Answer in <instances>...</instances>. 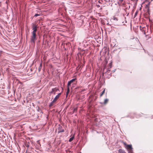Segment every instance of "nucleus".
Segmentation results:
<instances>
[{
	"instance_id": "nucleus-1",
	"label": "nucleus",
	"mask_w": 153,
	"mask_h": 153,
	"mask_svg": "<svg viewBox=\"0 0 153 153\" xmlns=\"http://www.w3.org/2000/svg\"><path fill=\"white\" fill-rule=\"evenodd\" d=\"M123 144L125 145V147L127 149L128 151V152L131 153L133 151V148L131 144H127L126 143L124 142H123Z\"/></svg>"
},
{
	"instance_id": "nucleus-2",
	"label": "nucleus",
	"mask_w": 153,
	"mask_h": 153,
	"mask_svg": "<svg viewBox=\"0 0 153 153\" xmlns=\"http://www.w3.org/2000/svg\"><path fill=\"white\" fill-rule=\"evenodd\" d=\"M11 78V79H10V83H13V84L14 86L16 85L19 83V81L15 77H13V75H11L10 74V78Z\"/></svg>"
},
{
	"instance_id": "nucleus-3",
	"label": "nucleus",
	"mask_w": 153,
	"mask_h": 153,
	"mask_svg": "<svg viewBox=\"0 0 153 153\" xmlns=\"http://www.w3.org/2000/svg\"><path fill=\"white\" fill-rule=\"evenodd\" d=\"M61 94V93H59L56 96L53 100L50 103L49 105V107H51L53 105V103L56 102L57 100Z\"/></svg>"
},
{
	"instance_id": "nucleus-4",
	"label": "nucleus",
	"mask_w": 153,
	"mask_h": 153,
	"mask_svg": "<svg viewBox=\"0 0 153 153\" xmlns=\"http://www.w3.org/2000/svg\"><path fill=\"white\" fill-rule=\"evenodd\" d=\"M32 35L31 36V42L35 43L36 39V33H32Z\"/></svg>"
},
{
	"instance_id": "nucleus-5",
	"label": "nucleus",
	"mask_w": 153,
	"mask_h": 153,
	"mask_svg": "<svg viewBox=\"0 0 153 153\" xmlns=\"http://www.w3.org/2000/svg\"><path fill=\"white\" fill-rule=\"evenodd\" d=\"M59 90V89L56 87L52 88V89L51 91L49 92V94H50V95H51V94H55L56 92L57 91Z\"/></svg>"
},
{
	"instance_id": "nucleus-6",
	"label": "nucleus",
	"mask_w": 153,
	"mask_h": 153,
	"mask_svg": "<svg viewBox=\"0 0 153 153\" xmlns=\"http://www.w3.org/2000/svg\"><path fill=\"white\" fill-rule=\"evenodd\" d=\"M76 79V77L68 81L67 84V87L70 86L71 83H73L74 82Z\"/></svg>"
},
{
	"instance_id": "nucleus-7",
	"label": "nucleus",
	"mask_w": 153,
	"mask_h": 153,
	"mask_svg": "<svg viewBox=\"0 0 153 153\" xmlns=\"http://www.w3.org/2000/svg\"><path fill=\"white\" fill-rule=\"evenodd\" d=\"M58 131V133L59 134L61 132H64V129H62V126L60 124L59 125Z\"/></svg>"
},
{
	"instance_id": "nucleus-8",
	"label": "nucleus",
	"mask_w": 153,
	"mask_h": 153,
	"mask_svg": "<svg viewBox=\"0 0 153 153\" xmlns=\"http://www.w3.org/2000/svg\"><path fill=\"white\" fill-rule=\"evenodd\" d=\"M136 114L135 113H130L126 116L127 117H129L130 118L132 119L134 118V115H135Z\"/></svg>"
},
{
	"instance_id": "nucleus-9",
	"label": "nucleus",
	"mask_w": 153,
	"mask_h": 153,
	"mask_svg": "<svg viewBox=\"0 0 153 153\" xmlns=\"http://www.w3.org/2000/svg\"><path fill=\"white\" fill-rule=\"evenodd\" d=\"M37 26L36 25H33V31L32 32V33H36V31H37V28H36Z\"/></svg>"
},
{
	"instance_id": "nucleus-10",
	"label": "nucleus",
	"mask_w": 153,
	"mask_h": 153,
	"mask_svg": "<svg viewBox=\"0 0 153 153\" xmlns=\"http://www.w3.org/2000/svg\"><path fill=\"white\" fill-rule=\"evenodd\" d=\"M108 63V60H107V59L106 58H105V59L104 61V63L103 65H104V68L103 71H104V70L105 68H106V66L107 65Z\"/></svg>"
},
{
	"instance_id": "nucleus-11",
	"label": "nucleus",
	"mask_w": 153,
	"mask_h": 153,
	"mask_svg": "<svg viewBox=\"0 0 153 153\" xmlns=\"http://www.w3.org/2000/svg\"><path fill=\"white\" fill-rule=\"evenodd\" d=\"M118 153H126L125 151L122 149H119L118 150Z\"/></svg>"
},
{
	"instance_id": "nucleus-12",
	"label": "nucleus",
	"mask_w": 153,
	"mask_h": 153,
	"mask_svg": "<svg viewBox=\"0 0 153 153\" xmlns=\"http://www.w3.org/2000/svg\"><path fill=\"white\" fill-rule=\"evenodd\" d=\"M42 66V62H41L39 66L38 69V70L39 72L40 71V70L41 69Z\"/></svg>"
},
{
	"instance_id": "nucleus-13",
	"label": "nucleus",
	"mask_w": 153,
	"mask_h": 153,
	"mask_svg": "<svg viewBox=\"0 0 153 153\" xmlns=\"http://www.w3.org/2000/svg\"><path fill=\"white\" fill-rule=\"evenodd\" d=\"M29 144H30L29 142H26L25 143V146L26 147L28 148L29 147Z\"/></svg>"
},
{
	"instance_id": "nucleus-14",
	"label": "nucleus",
	"mask_w": 153,
	"mask_h": 153,
	"mask_svg": "<svg viewBox=\"0 0 153 153\" xmlns=\"http://www.w3.org/2000/svg\"><path fill=\"white\" fill-rule=\"evenodd\" d=\"M74 136H72L71 137H70L69 140V142H71L74 139Z\"/></svg>"
},
{
	"instance_id": "nucleus-15",
	"label": "nucleus",
	"mask_w": 153,
	"mask_h": 153,
	"mask_svg": "<svg viewBox=\"0 0 153 153\" xmlns=\"http://www.w3.org/2000/svg\"><path fill=\"white\" fill-rule=\"evenodd\" d=\"M108 101V99L106 98L104 100V102H103L104 104H106L107 103Z\"/></svg>"
},
{
	"instance_id": "nucleus-16",
	"label": "nucleus",
	"mask_w": 153,
	"mask_h": 153,
	"mask_svg": "<svg viewBox=\"0 0 153 153\" xmlns=\"http://www.w3.org/2000/svg\"><path fill=\"white\" fill-rule=\"evenodd\" d=\"M105 88L104 90L101 92V94H100V97H101L105 93Z\"/></svg>"
},
{
	"instance_id": "nucleus-17",
	"label": "nucleus",
	"mask_w": 153,
	"mask_h": 153,
	"mask_svg": "<svg viewBox=\"0 0 153 153\" xmlns=\"http://www.w3.org/2000/svg\"><path fill=\"white\" fill-rule=\"evenodd\" d=\"M142 114H143V113H141V114H136V117H140L142 116Z\"/></svg>"
},
{
	"instance_id": "nucleus-18",
	"label": "nucleus",
	"mask_w": 153,
	"mask_h": 153,
	"mask_svg": "<svg viewBox=\"0 0 153 153\" xmlns=\"http://www.w3.org/2000/svg\"><path fill=\"white\" fill-rule=\"evenodd\" d=\"M146 15L147 16H148L150 15L149 10V9H148L146 13Z\"/></svg>"
},
{
	"instance_id": "nucleus-19",
	"label": "nucleus",
	"mask_w": 153,
	"mask_h": 153,
	"mask_svg": "<svg viewBox=\"0 0 153 153\" xmlns=\"http://www.w3.org/2000/svg\"><path fill=\"white\" fill-rule=\"evenodd\" d=\"M138 10H137L134 14V18H135L137 16V15L138 13Z\"/></svg>"
},
{
	"instance_id": "nucleus-20",
	"label": "nucleus",
	"mask_w": 153,
	"mask_h": 153,
	"mask_svg": "<svg viewBox=\"0 0 153 153\" xmlns=\"http://www.w3.org/2000/svg\"><path fill=\"white\" fill-rule=\"evenodd\" d=\"M110 69V68H108L107 69V71L105 72V74H108L109 72L111 71Z\"/></svg>"
},
{
	"instance_id": "nucleus-21",
	"label": "nucleus",
	"mask_w": 153,
	"mask_h": 153,
	"mask_svg": "<svg viewBox=\"0 0 153 153\" xmlns=\"http://www.w3.org/2000/svg\"><path fill=\"white\" fill-rule=\"evenodd\" d=\"M112 65V63L111 62L108 64V68H110L111 67Z\"/></svg>"
},
{
	"instance_id": "nucleus-22",
	"label": "nucleus",
	"mask_w": 153,
	"mask_h": 153,
	"mask_svg": "<svg viewBox=\"0 0 153 153\" xmlns=\"http://www.w3.org/2000/svg\"><path fill=\"white\" fill-rule=\"evenodd\" d=\"M40 16V14H37V13H36L34 15V16L35 17H37L38 16Z\"/></svg>"
},
{
	"instance_id": "nucleus-23",
	"label": "nucleus",
	"mask_w": 153,
	"mask_h": 153,
	"mask_svg": "<svg viewBox=\"0 0 153 153\" xmlns=\"http://www.w3.org/2000/svg\"><path fill=\"white\" fill-rule=\"evenodd\" d=\"M113 19L114 20H115V21H117L118 20V19L117 18L115 17L114 16L113 17Z\"/></svg>"
},
{
	"instance_id": "nucleus-24",
	"label": "nucleus",
	"mask_w": 153,
	"mask_h": 153,
	"mask_svg": "<svg viewBox=\"0 0 153 153\" xmlns=\"http://www.w3.org/2000/svg\"><path fill=\"white\" fill-rule=\"evenodd\" d=\"M68 87V88H67V93H69L70 92V88H69V87Z\"/></svg>"
},
{
	"instance_id": "nucleus-25",
	"label": "nucleus",
	"mask_w": 153,
	"mask_h": 153,
	"mask_svg": "<svg viewBox=\"0 0 153 153\" xmlns=\"http://www.w3.org/2000/svg\"><path fill=\"white\" fill-rule=\"evenodd\" d=\"M140 30L141 31H142L143 30H144V27H141V26H140Z\"/></svg>"
},
{
	"instance_id": "nucleus-26",
	"label": "nucleus",
	"mask_w": 153,
	"mask_h": 153,
	"mask_svg": "<svg viewBox=\"0 0 153 153\" xmlns=\"http://www.w3.org/2000/svg\"><path fill=\"white\" fill-rule=\"evenodd\" d=\"M143 33L144 34H146V32L145 31V30H143L142 31Z\"/></svg>"
},
{
	"instance_id": "nucleus-27",
	"label": "nucleus",
	"mask_w": 153,
	"mask_h": 153,
	"mask_svg": "<svg viewBox=\"0 0 153 153\" xmlns=\"http://www.w3.org/2000/svg\"><path fill=\"white\" fill-rule=\"evenodd\" d=\"M62 46H63V48H64V50H66V48H64L65 44H63V43H62Z\"/></svg>"
},
{
	"instance_id": "nucleus-28",
	"label": "nucleus",
	"mask_w": 153,
	"mask_h": 153,
	"mask_svg": "<svg viewBox=\"0 0 153 153\" xmlns=\"http://www.w3.org/2000/svg\"><path fill=\"white\" fill-rule=\"evenodd\" d=\"M150 2H149V3L146 5V6L147 7H148L149 6V5H150Z\"/></svg>"
},
{
	"instance_id": "nucleus-29",
	"label": "nucleus",
	"mask_w": 153,
	"mask_h": 153,
	"mask_svg": "<svg viewBox=\"0 0 153 153\" xmlns=\"http://www.w3.org/2000/svg\"><path fill=\"white\" fill-rule=\"evenodd\" d=\"M79 22H81L82 23L83 22V20H80Z\"/></svg>"
},
{
	"instance_id": "nucleus-30",
	"label": "nucleus",
	"mask_w": 153,
	"mask_h": 153,
	"mask_svg": "<svg viewBox=\"0 0 153 153\" xmlns=\"http://www.w3.org/2000/svg\"><path fill=\"white\" fill-rule=\"evenodd\" d=\"M10 37H14V35L13 34L12 35H10Z\"/></svg>"
},
{
	"instance_id": "nucleus-31",
	"label": "nucleus",
	"mask_w": 153,
	"mask_h": 153,
	"mask_svg": "<svg viewBox=\"0 0 153 153\" xmlns=\"http://www.w3.org/2000/svg\"><path fill=\"white\" fill-rule=\"evenodd\" d=\"M116 70V69H115L114 70H112V71H111V72L112 73H114L115 72V71Z\"/></svg>"
},
{
	"instance_id": "nucleus-32",
	"label": "nucleus",
	"mask_w": 153,
	"mask_h": 153,
	"mask_svg": "<svg viewBox=\"0 0 153 153\" xmlns=\"http://www.w3.org/2000/svg\"><path fill=\"white\" fill-rule=\"evenodd\" d=\"M108 74V75H110V76H111V73H110V74Z\"/></svg>"
},
{
	"instance_id": "nucleus-33",
	"label": "nucleus",
	"mask_w": 153,
	"mask_h": 153,
	"mask_svg": "<svg viewBox=\"0 0 153 153\" xmlns=\"http://www.w3.org/2000/svg\"><path fill=\"white\" fill-rule=\"evenodd\" d=\"M76 110V108H74V110H73V111H75Z\"/></svg>"
},
{
	"instance_id": "nucleus-34",
	"label": "nucleus",
	"mask_w": 153,
	"mask_h": 153,
	"mask_svg": "<svg viewBox=\"0 0 153 153\" xmlns=\"http://www.w3.org/2000/svg\"><path fill=\"white\" fill-rule=\"evenodd\" d=\"M11 108H12V107H11V106H10V112L11 111ZM10 115H11V114H10Z\"/></svg>"
},
{
	"instance_id": "nucleus-35",
	"label": "nucleus",
	"mask_w": 153,
	"mask_h": 153,
	"mask_svg": "<svg viewBox=\"0 0 153 153\" xmlns=\"http://www.w3.org/2000/svg\"><path fill=\"white\" fill-rule=\"evenodd\" d=\"M106 25H110L109 24V23H107Z\"/></svg>"
},
{
	"instance_id": "nucleus-36",
	"label": "nucleus",
	"mask_w": 153,
	"mask_h": 153,
	"mask_svg": "<svg viewBox=\"0 0 153 153\" xmlns=\"http://www.w3.org/2000/svg\"><path fill=\"white\" fill-rule=\"evenodd\" d=\"M120 1L121 2L123 1V0H120Z\"/></svg>"
},
{
	"instance_id": "nucleus-37",
	"label": "nucleus",
	"mask_w": 153,
	"mask_h": 153,
	"mask_svg": "<svg viewBox=\"0 0 153 153\" xmlns=\"http://www.w3.org/2000/svg\"><path fill=\"white\" fill-rule=\"evenodd\" d=\"M97 6V7H100V5H98Z\"/></svg>"
},
{
	"instance_id": "nucleus-38",
	"label": "nucleus",
	"mask_w": 153,
	"mask_h": 153,
	"mask_svg": "<svg viewBox=\"0 0 153 153\" xmlns=\"http://www.w3.org/2000/svg\"><path fill=\"white\" fill-rule=\"evenodd\" d=\"M12 126H11L10 125V129L11 128V127H12Z\"/></svg>"
},
{
	"instance_id": "nucleus-39",
	"label": "nucleus",
	"mask_w": 153,
	"mask_h": 153,
	"mask_svg": "<svg viewBox=\"0 0 153 153\" xmlns=\"http://www.w3.org/2000/svg\"><path fill=\"white\" fill-rule=\"evenodd\" d=\"M27 150H26V152L25 153H27Z\"/></svg>"
},
{
	"instance_id": "nucleus-40",
	"label": "nucleus",
	"mask_w": 153,
	"mask_h": 153,
	"mask_svg": "<svg viewBox=\"0 0 153 153\" xmlns=\"http://www.w3.org/2000/svg\"><path fill=\"white\" fill-rule=\"evenodd\" d=\"M102 76H104V73H102Z\"/></svg>"
},
{
	"instance_id": "nucleus-41",
	"label": "nucleus",
	"mask_w": 153,
	"mask_h": 153,
	"mask_svg": "<svg viewBox=\"0 0 153 153\" xmlns=\"http://www.w3.org/2000/svg\"><path fill=\"white\" fill-rule=\"evenodd\" d=\"M11 96H13V95H11V96H10V97H11Z\"/></svg>"
},
{
	"instance_id": "nucleus-42",
	"label": "nucleus",
	"mask_w": 153,
	"mask_h": 153,
	"mask_svg": "<svg viewBox=\"0 0 153 153\" xmlns=\"http://www.w3.org/2000/svg\"><path fill=\"white\" fill-rule=\"evenodd\" d=\"M13 105V104H11V103L10 102V105Z\"/></svg>"
},
{
	"instance_id": "nucleus-43",
	"label": "nucleus",
	"mask_w": 153,
	"mask_h": 153,
	"mask_svg": "<svg viewBox=\"0 0 153 153\" xmlns=\"http://www.w3.org/2000/svg\"><path fill=\"white\" fill-rule=\"evenodd\" d=\"M152 60L153 61V58L152 59Z\"/></svg>"
},
{
	"instance_id": "nucleus-44",
	"label": "nucleus",
	"mask_w": 153,
	"mask_h": 153,
	"mask_svg": "<svg viewBox=\"0 0 153 153\" xmlns=\"http://www.w3.org/2000/svg\"><path fill=\"white\" fill-rule=\"evenodd\" d=\"M10 153H12V152H10Z\"/></svg>"
},
{
	"instance_id": "nucleus-45",
	"label": "nucleus",
	"mask_w": 153,
	"mask_h": 153,
	"mask_svg": "<svg viewBox=\"0 0 153 153\" xmlns=\"http://www.w3.org/2000/svg\"><path fill=\"white\" fill-rule=\"evenodd\" d=\"M131 0L132 1H134L135 0Z\"/></svg>"
},
{
	"instance_id": "nucleus-46",
	"label": "nucleus",
	"mask_w": 153,
	"mask_h": 153,
	"mask_svg": "<svg viewBox=\"0 0 153 153\" xmlns=\"http://www.w3.org/2000/svg\"><path fill=\"white\" fill-rule=\"evenodd\" d=\"M123 25H125V24H123Z\"/></svg>"
},
{
	"instance_id": "nucleus-47",
	"label": "nucleus",
	"mask_w": 153,
	"mask_h": 153,
	"mask_svg": "<svg viewBox=\"0 0 153 153\" xmlns=\"http://www.w3.org/2000/svg\"><path fill=\"white\" fill-rule=\"evenodd\" d=\"M10 33L11 32H12V31L10 30Z\"/></svg>"
},
{
	"instance_id": "nucleus-48",
	"label": "nucleus",
	"mask_w": 153,
	"mask_h": 153,
	"mask_svg": "<svg viewBox=\"0 0 153 153\" xmlns=\"http://www.w3.org/2000/svg\"><path fill=\"white\" fill-rule=\"evenodd\" d=\"M145 117L146 118H147V117Z\"/></svg>"
},
{
	"instance_id": "nucleus-49",
	"label": "nucleus",
	"mask_w": 153,
	"mask_h": 153,
	"mask_svg": "<svg viewBox=\"0 0 153 153\" xmlns=\"http://www.w3.org/2000/svg\"><path fill=\"white\" fill-rule=\"evenodd\" d=\"M131 153H134L132 152H131Z\"/></svg>"
},
{
	"instance_id": "nucleus-50",
	"label": "nucleus",
	"mask_w": 153,
	"mask_h": 153,
	"mask_svg": "<svg viewBox=\"0 0 153 153\" xmlns=\"http://www.w3.org/2000/svg\"><path fill=\"white\" fill-rule=\"evenodd\" d=\"M7 1H6V3H7Z\"/></svg>"
},
{
	"instance_id": "nucleus-51",
	"label": "nucleus",
	"mask_w": 153,
	"mask_h": 153,
	"mask_svg": "<svg viewBox=\"0 0 153 153\" xmlns=\"http://www.w3.org/2000/svg\"><path fill=\"white\" fill-rule=\"evenodd\" d=\"M141 8H140V10H141Z\"/></svg>"
},
{
	"instance_id": "nucleus-52",
	"label": "nucleus",
	"mask_w": 153,
	"mask_h": 153,
	"mask_svg": "<svg viewBox=\"0 0 153 153\" xmlns=\"http://www.w3.org/2000/svg\"><path fill=\"white\" fill-rule=\"evenodd\" d=\"M125 22H126H126H127V21H126Z\"/></svg>"
},
{
	"instance_id": "nucleus-53",
	"label": "nucleus",
	"mask_w": 153,
	"mask_h": 153,
	"mask_svg": "<svg viewBox=\"0 0 153 153\" xmlns=\"http://www.w3.org/2000/svg\"><path fill=\"white\" fill-rule=\"evenodd\" d=\"M10 138L11 139V137H10Z\"/></svg>"
},
{
	"instance_id": "nucleus-54",
	"label": "nucleus",
	"mask_w": 153,
	"mask_h": 153,
	"mask_svg": "<svg viewBox=\"0 0 153 153\" xmlns=\"http://www.w3.org/2000/svg\"><path fill=\"white\" fill-rule=\"evenodd\" d=\"M153 0H151V1H152Z\"/></svg>"
},
{
	"instance_id": "nucleus-55",
	"label": "nucleus",
	"mask_w": 153,
	"mask_h": 153,
	"mask_svg": "<svg viewBox=\"0 0 153 153\" xmlns=\"http://www.w3.org/2000/svg\"><path fill=\"white\" fill-rule=\"evenodd\" d=\"M146 1H148V0H146Z\"/></svg>"
},
{
	"instance_id": "nucleus-56",
	"label": "nucleus",
	"mask_w": 153,
	"mask_h": 153,
	"mask_svg": "<svg viewBox=\"0 0 153 153\" xmlns=\"http://www.w3.org/2000/svg\"><path fill=\"white\" fill-rule=\"evenodd\" d=\"M108 0V1H109V0Z\"/></svg>"
}]
</instances>
